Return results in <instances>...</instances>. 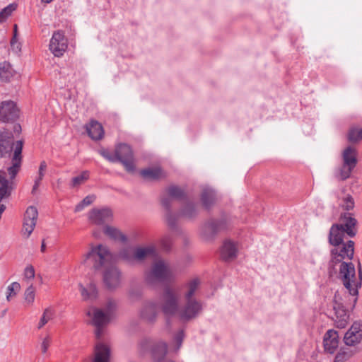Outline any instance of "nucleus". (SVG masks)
Returning a JSON list of instances; mask_svg holds the SVG:
<instances>
[{"instance_id":"37998d69","label":"nucleus","mask_w":362,"mask_h":362,"mask_svg":"<svg viewBox=\"0 0 362 362\" xmlns=\"http://www.w3.org/2000/svg\"><path fill=\"white\" fill-rule=\"evenodd\" d=\"M95 198L96 197L94 194L86 196L76 206L75 211H80L84 207L90 205L95 200Z\"/></svg>"},{"instance_id":"09e8293b","label":"nucleus","mask_w":362,"mask_h":362,"mask_svg":"<svg viewBox=\"0 0 362 362\" xmlns=\"http://www.w3.org/2000/svg\"><path fill=\"white\" fill-rule=\"evenodd\" d=\"M120 257L129 262L135 259L134 257V252H132L130 248H127L121 251Z\"/></svg>"},{"instance_id":"a878e982","label":"nucleus","mask_w":362,"mask_h":362,"mask_svg":"<svg viewBox=\"0 0 362 362\" xmlns=\"http://www.w3.org/2000/svg\"><path fill=\"white\" fill-rule=\"evenodd\" d=\"M86 129L88 136L93 140H100L104 135V130L100 123L95 120H91L86 125Z\"/></svg>"},{"instance_id":"bf43d9fd","label":"nucleus","mask_w":362,"mask_h":362,"mask_svg":"<svg viewBox=\"0 0 362 362\" xmlns=\"http://www.w3.org/2000/svg\"><path fill=\"white\" fill-rule=\"evenodd\" d=\"M349 295L351 296V295L350 293H349ZM352 298H353V299H352V300H351V299H349V301H351V303H350V305H348L347 309H349H349L353 310V309L355 308V307H354V308H352V307H351V306H352V304H353V303H354V297L352 296ZM354 306H356V305H355Z\"/></svg>"},{"instance_id":"ddd939ff","label":"nucleus","mask_w":362,"mask_h":362,"mask_svg":"<svg viewBox=\"0 0 362 362\" xmlns=\"http://www.w3.org/2000/svg\"><path fill=\"white\" fill-rule=\"evenodd\" d=\"M51 52L57 57H62L68 47V40L62 30L54 32L49 45Z\"/></svg>"},{"instance_id":"f03ea898","label":"nucleus","mask_w":362,"mask_h":362,"mask_svg":"<svg viewBox=\"0 0 362 362\" xmlns=\"http://www.w3.org/2000/svg\"><path fill=\"white\" fill-rule=\"evenodd\" d=\"M23 146V141H14L11 132L0 131V158H11L12 165L7 169L11 179H14L21 169Z\"/></svg>"},{"instance_id":"680f3d73","label":"nucleus","mask_w":362,"mask_h":362,"mask_svg":"<svg viewBox=\"0 0 362 362\" xmlns=\"http://www.w3.org/2000/svg\"><path fill=\"white\" fill-rule=\"evenodd\" d=\"M45 247H46V246H45V241L43 240V241H42V245H41V251H42V252H45Z\"/></svg>"},{"instance_id":"e433bc0d","label":"nucleus","mask_w":362,"mask_h":362,"mask_svg":"<svg viewBox=\"0 0 362 362\" xmlns=\"http://www.w3.org/2000/svg\"><path fill=\"white\" fill-rule=\"evenodd\" d=\"M21 290V285L18 282H13L6 288V300L10 301L15 297Z\"/></svg>"},{"instance_id":"c03bdc74","label":"nucleus","mask_w":362,"mask_h":362,"mask_svg":"<svg viewBox=\"0 0 362 362\" xmlns=\"http://www.w3.org/2000/svg\"><path fill=\"white\" fill-rule=\"evenodd\" d=\"M11 47L13 52L18 54L21 50V45L17 40V25H14V35L11 40Z\"/></svg>"},{"instance_id":"3c124183","label":"nucleus","mask_w":362,"mask_h":362,"mask_svg":"<svg viewBox=\"0 0 362 362\" xmlns=\"http://www.w3.org/2000/svg\"><path fill=\"white\" fill-rule=\"evenodd\" d=\"M128 296H129V298L132 300H135L136 299H139L141 296V292L139 289L138 288H131L129 291H128Z\"/></svg>"},{"instance_id":"aec40b11","label":"nucleus","mask_w":362,"mask_h":362,"mask_svg":"<svg viewBox=\"0 0 362 362\" xmlns=\"http://www.w3.org/2000/svg\"><path fill=\"white\" fill-rule=\"evenodd\" d=\"M323 344L325 351L329 354H334L339 346V334L334 329H329L324 335Z\"/></svg>"},{"instance_id":"4be33fe9","label":"nucleus","mask_w":362,"mask_h":362,"mask_svg":"<svg viewBox=\"0 0 362 362\" xmlns=\"http://www.w3.org/2000/svg\"><path fill=\"white\" fill-rule=\"evenodd\" d=\"M238 254V246L236 243L230 240L223 242L221 248V257L226 262L235 259Z\"/></svg>"},{"instance_id":"473e14b6","label":"nucleus","mask_w":362,"mask_h":362,"mask_svg":"<svg viewBox=\"0 0 362 362\" xmlns=\"http://www.w3.org/2000/svg\"><path fill=\"white\" fill-rule=\"evenodd\" d=\"M15 71L10 63L4 62L0 63V78L4 81H9L14 76Z\"/></svg>"},{"instance_id":"a211bd4d","label":"nucleus","mask_w":362,"mask_h":362,"mask_svg":"<svg viewBox=\"0 0 362 362\" xmlns=\"http://www.w3.org/2000/svg\"><path fill=\"white\" fill-rule=\"evenodd\" d=\"M361 339L362 323L359 321H356L346 332L344 341L347 346H354L360 343Z\"/></svg>"},{"instance_id":"13d9d810","label":"nucleus","mask_w":362,"mask_h":362,"mask_svg":"<svg viewBox=\"0 0 362 362\" xmlns=\"http://www.w3.org/2000/svg\"><path fill=\"white\" fill-rule=\"evenodd\" d=\"M47 169V163L45 160L42 161L39 166V170H46Z\"/></svg>"},{"instance_id":"9d476101","label":"nucleus","mask_w":362,"mask_h":362,"mask_svg":"<svg viewBox=\"0 0 362 362\" xmlns=\"http://www.w3.org/2000/svg\"><path fill=\"white\" fill-rule=\"evenodd\" d=\"M117 162H120L129 173L135 170L134 158L130 146L126 144H119L115 148Z\"/></svg>"},{"instance_id":"6ab92c4d","label":"nucleus","mask_w":362,"mask_h":362,"mask_svg":"<svg viewBox=\"0 0 362 362\" xmlns=\"http://www.w3.org/2000/svg\"><path fill=\"white\" fill-rule=\"evenodd\" d=\"M90 221L95 225H103L112 219V212L108 208L93 209L88 214Z\"/></svg>"},{"instance_id":"a19ab883","label":"nucleus","mask_w":362,"mask_h":362,"mask_svg":"<svg viewBox=\"0 0 362 362\" xmlns=\"http://www.w3.org/2000/svg\"><path fill=\"white\" fill-rule=\"evenodd\" d=\"M117 308V303L113 299H108L107 301L105 308H104V313L110 317V319H112L114 313Z\"/></svg>"},{"instance_id":"f8f14e48","label":"nucleus","mask_w":362,"mask_h":362,"mask_svg":"<svg viewBox=\"0 0 362 362\" xmlns=\"http://www.w3.org/2000/svg\"><path fill=\"white\" fill-rule=\"evenodd\" d=\"M103 280L107 289L115 291L121 285L122 273L115 266L108 267L103 272Z\"/></svg>"},{"instance_id":"dca6fc26","label":"nucleus","mask_w":362,"mask_h":362,"mask_svg":"<svg viewBox=\"0 0 362 362\" xmlns=\"http://www.w3.org/2000/svg\"><path fill=\"white\" fill-rule=\"evenodd\" d=\"M19 116V110L14 102L3 101L0 105V121L8 122L16 120Z\"/></svg>"},{"instance_id":"39448f33","label":"nucleus","mask_w":362,"mask_h":362,"mask_svg":"<svg viewBox=\"0 0 362 362\" xmlns=\"http://www.w3.org/2000/svg\"><path fill=\"white\" fill-rule=\"evenodd\" d=\"M112 258V255L107 246L99 244L91 245L90 250L83 257L82 263L93 267L95 270L105 267Z\"/></svg>"},{"instance_id":"393cba45","label":"nucleus","mask_w":362,"mask_h":362,"mask_svg":"<svg viewBox=\"0 0 362 362\" xmlns=\"http://www.w3.org/2000/svg\"><path fill=\"white\" fill-rule=\"evenodd\" d=\"M156 256L157 250L153 245L138 247L134 250V257L136 260L142 261L147 257H156Z\"/></svg>"},{"instance_id":"a18cd8bd","label":"nucleus","mask_w":362,"mask_h":362,"mask_svg":"<svg viewBox=\"0 0 362 362\" xmlns=\"http://www.w3.org/2000/svg\"><path fill=\"white\" fill-rule=\"evenodd\" d=\"M173 239L170 235H165L160 240V245L163 250L169 251L171 249Z\"/></svg>"},{"instance_id":"864d4df0","label":"nucleus","mask_w":362,"mask_h":362,"mask_svg":"<svg viewBox=\"0 0 362 362\" xmlns=\"http://www.w3.org/2000/svg\"><path fill=\"white\" fill-rule=\"evenodd\" d=\"M183 339H184V332H183V330H180L176 334V335L174 337V340L176 342L177 346V349H179L180 347L181 346Z\"/></svg>"},{"instance_id":"bb28decb","label":"nucleus","mask_w":362,"mask_h":362,"mask_svg":"<svg viewBox=\"0 0 362 362\" xmlns=\"http://www.w3.org/2000/svg\"><path fill=\"white\" fill-rule=\"evenodd\" d=\"M0 202L3 200L8 199L13 190L12 187V180L10 178V180H7L5 177V172H0Z\"/></svg>"},{"instance_id":"1a4fd4ad","label":"nucleus","mask_w":362,"mask_h":362,"mask_svg":"<svg viewBox=\"0 0 362 362\" xmlns=\"http://www.w3.org/2000/svg\"><path fill=\"white\" fill-rule=\"evenodd\" d=\"M86 315L90 318L92 325L95 327L96 338L100 339L103 334L104 327L112 319L104 313L103 310L95 307L89 308Z\"/></svg>"},{"instance_id":"ea45409f","label":"nucleus","mask_w":362,"mask_h":362,"mask_svg":"<svg viewBox=\"0 0 362 362\" xmlns=\"http://www.w3.org/2000/svg\"><path fill=\"white\" fill-rule=\"evenodd\" d=\"M89 172L87 170L83 171L81 175L76 176L71 180V187H76L81 185L89 178Z\"/></svg>"},{"instance_id":"6e6552de","label":"nucleus","mask_w":362,"mask_h":362,"mask_svg":"<svg viewBox=\"0 0 362 362\" xmlns=\"http://www.w3.org/2000/svg\"><path fill=\"white\" fill-rule=\"evenodd\" d=\"M203 310L202 303L197 299L184 300L180 306L178 318L182 322H189L197 318Z\"/></svg>"},{"instance_id":"72a5a7b5","label":"nucleus","mask_w":362,"mask_h":362,"mask_svg":"<svg viewBox=\"0 0 362 362\" xmlns=\"http://www.w3.org/2000/svg\"><path fill=\"white\" fill-rule=\"evenodd\" d=\"M166 192L169 197L163 196L162 198H169L171 201L172 199L182 200L186 197V194L185 191L175 185L170 186L166 189Z\"/></svg>"},{"instance_id":"c756f323","label":"nucleus","mask_w":362,"mask_h":362,"mask_svg":"<svg viewBox=\"0 0 362 362\" xmlns=\"http://www.w3.org/2000/svg\"><path fill=\"white\" fill-rule=\"evenodd\" d=\"M143 178L147 180H158L164 177L165 173L159 167H153L143 169L140 172Z\"/></svg>"},{"instance_id":"69168bd1","label":"nucleus","mask_w":362,"mask_h":362,"mask_svg":"<svg viewBox=\"0 0 362 362\" xmlns=\"http://www.w3.org/2000/svg\"><path fill=\"white\" fill-rule=\"evenodd\" d=\"M93 235H94L95 237H97V235H96V233H93Z\"/></svg>"},{"instance_id":"2f4dec72","label":"nucleus","mask_w":362,"mask_h":362,"mask_svg":"<svg viewBox=\"0 0 362 362\" xmlns=\"http://www.w3.org/2000/svg\"><path fill=\"white\" fill-rule=\"evenodd\" d=\"M200 285L199 279H193L185 285L186 291L184 293V300L196 299L194 296Z\"/></svg>"},{"instance_id":"8fccbe9b","label":"nucleus","mask_w":362,"mask_h":362,"mask_svg":"<svg viewBox=\"0 0 362 362\" xmlns=\"http://www.w3.org/2000/svg\"><path fill=\"white\" fill-rule=\"evenodd\" d=\"M100 154L105 158L107 159V160L112 162V163H115L117 162V157H116V153L115 152L114 153H110V151H108L107 150H103L101 152H100Z\"/></svg>"},{"instance_id":"b1692460","label":"nucleus","mask_w":362,"mask_h":362,"mask_svg":"<svg viewBox=\"0 0 362 362\" xmlns=\"http://www.w3.org/2000/svg\"><path fill=\"white\" fill-rule=\"evenodd\" d=\"M340 226L341 225L332 224L329 229L328 241L332 245H339V244L344 243V239L346 233L339 228Z\"/></svg>"},{"instance_id":"052dcab7","label":"nucleus","mask_w":362,"mask_h":362,"mask_svg":"<svg viewBox=\"0 0 362 362\" xmlns=\"http://www.w3.org/2000/svg\"><path fill=\"white\" fill-rule=\"evenodd\" d=\"M45 170H38V176H40V177L43 178V177L45 175Z\"/></svg>"},{"instance_id":"58836bf2","label":"nucleus","mask_w":362,"mask_h":362,"mask_svg":"<svg viewBox=\"0 0 362 362\" xmlns=\"http://www.w3.org/2000/svg\"><path fill=\"white\" fill-rule=\"evenodd\" d=\"M17 5L16 4H11L4 8L0 11V23L4 22L11 13L16 9Z\"/></svg>"},{"instance_id":"5fc2aeb1","label":"nucleus","mask_w":362,"mask_h":362,"mask_svg":"<svg viewBox=\"0 0 362 362\" xmlns=\"http://www.w3.org/2000/svg\"><path fill=\"white\" fill-rule=\"evenodd\" d=\"M24 276L28 279H33L35 277V269L33 267L28 266L25 269Z\"/></svg>"},{"instance_id":"7c9ffc66","label":"nucleus","mask_w":362,"mask_h":362,"mask_svg":"<svg viewBox=\"0 0 362 362\" xmlns=\"http://www.w3.org/2000/svg\"><path fill=\"white\" fill-rule=\"evenodd\" d=\"M216 194L214 189L204 188L201 194V202L206 209H209L215 204Z\"/></svg>"},{"instance_id":"423d86ee","label":"nucleus","mask_w":362,"mask_h":362,"mask_svg":"<svg viewBox=\"0 0 362 362\" xmlns=\"http://www.w3.org/2000/svg\"><path fill=\"white\" fill-rule=\"evenodd\" d=\"M230 220L226 217L220 219L211 218L200 228V235L206 240H213L216 235L228 228Z\"/></svg>"},{"instance_id":"cd10ccee","label":"nucleus","mask_w":362,"mask_h":362,"mask_svg":"<svg viewBox=\"0 0 362 362\" xmlns=\"http://www.w3.org/2000/svg\"><path fill=\"white\" fill-rule=\"evenodd\" d=\"M161 204L166 210L165 219L171 230H176L177 216L171 211L170 200L169 198H161Z\"/></svg>"},{"instance_id":"e2e57ef3","label":"nucleus","mask_w":362,"mask_h":362,"mask_svg":"<svg viewBox=\"0 0 362 362\" xmlns=\"http://www.w3.org/2000/svg\"><path fill=\"white\" fill-rule=\"evenodd\" d=\"M53 0H41L42 3L49 4L52 2Z\"/></svg>"},{"instance_id":"412c9836","label":"nucleus","mask_w":362,"mask_h":362,"mask_svg":"<svg viewBox=\"0 0 362 362\" xmlns=\"http://www.w3.org/2000/svg\"><path fill=\"white\" fill-rule=\"evenodd\" d=\"M158 310H160V308L156 302H147L141 309V317L147 322L153 323L157 319Z\"/></svg>"},{"instance_id":"4468645a","label":"nucleus","mask_w":362,"mask_h":362,"mask_svg":"<svg viewBox=\"0 0 362 362\" xmlns=\"http://www.w3.org/2000/svg\"><path fill=\"white\" fill-rule=\"evenodd\" d=\"M333 309L334 310V325L337 328H345L349 322V309L342 303L338 302L337 295L334 296Z\"/></svg>"},{"instance_id":"9b49d317","label":"nucleus","mask_w":362,"mask_h":362,"mask_svg":"<svg viewBox=\"0 0 362 362\" xmlns=\"http://www.w3.org/2000/svg\"><path fill=\"white\" fill-rule=\"evenodd\" d=\"M142 351H146L149 346H152L151 354L155 362H161L165 356L168 351V345L164 341H158L152 345L151 340L149 339H143L139 344Z\"/></svg>"},{"instance_id":"de8ad7c7","label":"nucleus","mask_w":362,"mask_h":362,"mask_svg":"<svg viewBox=\"0 0 362 362\" xmlns=\"http://www.w3.org/2000/svg\"><path fill=\"white\" fill-rule=\"evenodd\" d=\"M35 289L33 285L28 286L25 291L24 298L27 303H33L35 300Z\"/></svg>"},{"instance_id":"7ed1b4c3","label":"nucleus","mask_w":362,"mask_h":362,"mask_svg":"<svg viewBox=\"0 0 362 362\" xmlns=\"http://www.w3.org/2000/svg\"><path fill=\"white\" fill-rule=\"evenodd\" d=\"M173 279L174 274L169 264L162 259H156L146 274V281L151 286L156 283L169 282Z\"/></svg>"},{"instance_id":"5701e85b","label":"nucleus","mask_w":362,"mask_h":362,"mask_svg":"<svg viewBox=\"0 0 362 362\" xmlns=\"http://www.w3.org/2000/svg\"><path fill=\"white\" fill-rule=\"evenodd\" d=\"M110 348L104 343L98 342L95 346L94 358L92 362H109Z\"/></svg>"},{"instance_id":"f3484780","label":"nucleus","mask_w":362,"mask_h":362,"mask_svg":"<svg viewBox=\"0 0 362 362\" xmlns=\"http://www.w3.org/2000/svg\"><path fill=\"white\" fill-rule=\"evenodd\" d=\"M38 216V212L35 206H29L24 215L22 233L26 238H29L33 233Z\"/></svg>"},{"instance_id":"6e6d98bb","label":"nucleus","mask_w":362,"mask_h":362,"mask_svg":"<svg viewBox=\"0 0 362 362\" xmlns=\"http://www.w3.org/2000/svg\"><path fill=\"white\" fill-rule=\"evenodd\" d=\"M42 179L43 178L40 176H37L35 178V182H34V185L33 187L32 192H31L33 194H34L35 193V192L37 189V188L39 187Z\"/></svg>"},{"instance_id":"c9c22d12","label":"nucleus","mask_w":362,"mask_h":362,"mask_svg":"<svg viewBox=\"0 0 362 362\" xmlns=\"http://www.w3.org/2000/svg\"><path fill=\"white\" fill-rule=\"evenodd\" d=\"M197 214V210L196 209V206L192 202L187 203L186 205L180 211V216L187 218H192L195 217Z\"/></svg>"},{"instance_id":"79ce46f5","label":"nucleus","mask_w":362,"mask_h":362,"mask_svg":"<svg viewBox=\"0 0 362 362\" xmlns=\"http://www.w3.org/2000/svg\"><path fill=\"white\" fill-rule=\"evenodd\" d=\"M54 316V311L52 309L48 308L44 310L43 315L40 318L38 329H41L44 325H45L51 319H52Z\"/></svg>"},{"instance_id":"0e129e2a","label":"nucleus","mask_w":362,"mask_h":362,"mask_svg":"<svg viewBox=\"0 0 362 362\" xmlns=\"http://www.w3.org/2000/svg\"><path fill=\"white\" fill-rule=\"evenodd\" d=\"M165 362H175V361H173L172 360H168V361H165Z\"/></svg>"},{"instance_id":"4c0bfd02","label":"nucleus","mask_w":362,"mask_h":362,"mask_svg":"<svg viewBox=\"0 0 362 362\" xmlns=\"http://www.w3.org/2000/svg\"><path fill=\"white\" fill-rule=\"evenodd\" d=\"M348 140L350 142L356 143L362 140L361 129L353 127L351 128L348 133Z\"/></svg>"},{"instance_id":"c85d7f7f","label":"nucleus","mask_w":362,"mask_h":362,"mask_svg":"<svg viewBox=\"0 0 362 362\" xmlns=\"http://www.w3.org/2000/svg\"><path fill=\"white\" fill-rule=\"evenodd\" d=\"M81 296L84 300L93 301L98 297V289L94 283H90L86 286L79 284Z\"/></svg>"},{"instance_id":"20e7f679","label":"nucleus","mask_w":362,"mask_h":362,"mask_svg":"<svg viewBox=\"0 0 362 362\" xmlns=\"http://www.w3.org/2000/svg\"><path fill=\"white\" fill-rule=\"evenodd\" d=\"M158 307L160 310L167 318L175 316L178 317L180 309V296L178 293L170 286H165L160 296Z\"/></svg>"},{"instance_id":"f257e3e1","label":"nucleus","mask_w":362,"mask_h":362,"mask_svg":"<svg viewBox=\"0 0 362 362\" xmlns=\"http://www.w3.org/2000/svg\"><path fill=\"white\" fill-rule=\"evenodd\" d=\"M331 250V259L329 267H334L336 264H339L338 278L348 293L354 297L352 308L356 304L358 296V290L362 286V269L361 264L358 266V274L356 268L351 262H346L344 260H351L354 255V242L348 240L346 243L333 245Z\"/></svg>"},{"instance_id":"603ef678","label":"nucleus","mask_w":362,"mask_h":362,"mask_svg":"<svg viewBox=\"0 0 362 362\" xmlns=\"http://www.w3.org/2000/svg\"><path fill=\"white\" fill-rule=\"evenodd\" d=\"M51 341L52 339L49 335H47L42 339V341L41 343V351L43 354H45L47 351L48 348L50 346Z\"/></svg>"},{"instance_id":"f704fd0d","label":"nucleus","mask_w":362,"mask_h":362,"mask_svg":"<svg viewBox=\"0 0 362 362\" xmlns=\"http://www.w3.org/2000/svg\"><path fill=\"white\" fill-rule=\"evenodd\" d=\"M104 233L112 240H119L123 243L127 241V237L115 227L106 226L104 228Z\"/></svg>"},{"instance_id":"49530a36","label":"nucleus","mask_w":362,"mask_h":362,"mask_svg":"<svg viewBox=\"0 0 362 362\" xmlns=\"http://www.w3.org/2000/svg\"><path fill=\"white\" fill-rule=\"evenodd\" d=\"M341 207L346 211H350L354 209V201L353 197L347 194L345 197H344Z\"/></svg>"},{"instance_id":"0eeeda50","label":"nucleus","mask_w":362,"mask_h":362,"mask_svg":"<svg viewBox=\"0 0 362 362\" xmlns=\"http://www.w3.org/2000/svg\"><path fill=\"white\" fill-rule=\"evenodd\" d=\"M357 162L356 150L351 146L346 147L342 152V166L339 170L340 180H345L350 177Z\"/></svg>"},{"instance_id":"4d7b16f0","label":"nucleus","mask_w":362,"mask_h":362,"mask_svg":"<svg viewBox=\"0 0 362 362\" xmlns=\"http://www.w3.org/2000/svg\"><path fill=\"white\" fill-rule=\"evenodd\" d=\"M13 131L16 134H19L21 132V127L19 124H15L13 126Z\"/></svg>"},{"instance_id":"2eb2a0df","label":"nucleus","mask_w":362,"mask_h":362,"mask_svg":"<svg viewBox=\"0 0 362 362\" xmlns=\"http://www.w3.org/2000/svg\"><path fill=\"white\" fill-rule=\"evenodd\" d=\"M357 223L358 221L353 214L344 212L340 215L339 223H334V225H341L339 228L346 232V235L349 238H354L358 231Z\"/></svg>"}]
</instances>
